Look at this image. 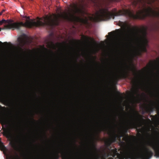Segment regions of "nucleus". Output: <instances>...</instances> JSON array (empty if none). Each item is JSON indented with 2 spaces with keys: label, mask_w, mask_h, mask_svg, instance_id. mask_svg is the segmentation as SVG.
<instances>
[{
  "label": "nucleus",
  "mask_w": 159,
  "mask_h": 159,
  "mask_svg": "<svg viewBox=\"0 0 159 159\" xmlns=\"http://www.w3.org/2000/svg\"><path fill=\"white\" fill-rule=\"evenodd\" d=\"M108 159H113V158L111 157L109 158Z\"/></svg>",
  "instance_id": "obj_34"
},
{
  "label": "nucleus",
  "mask_w": 159,
  "mask_h": 159,
  "mask_svg": "<svg viewBox=\"0 0 159 159\" xmlns=\"http://www.w3.org/2000/svg\"><path fill=\"white\" fill-rule=\"evenodd\" d=\"M127 67L130 70L133 72V74L135 76V78H133L130 76L129 71V70H123L115 77L114 80L116 82H117L120 79H125L126 78L129 79L130 80H132L133 81H134L137 79L138 75L140 73H143L144 72V71L139 70L138 71L134 66L132 67L127 66Z\"/></svg>",
  "instance_id": "obj_3"
},
{
  "label": "nucleus",
  "mask_w": 159,
  "mask_h": 159,
  "mask_svg": "<svg viewBox=\"0 0 159 159\" xmlns=\"http://www.w3.org/2000/svg\"><path fill=\"white\" fill-rule=\"evenodd\" d=\"M145 110L147 112H152L153 111V108L151 107L150 108H148L147 107H145Z\"/></svg>",
  "instance_id": "obj_20"
},
{
  "label": "nucleus",
  "mask_w": 159,
  "mask_h": 159,
  "mask_svg": "<svg viewBox=\"0 0 159 159\" xmlns=\"http://www.w3.org/2000/svg\"><path fill=\"white\" fill-rule=\"evenodd\" d=\"M73 41L75 42V43H80V40H73Z\"/></svg>",
  "instance_id": "obj_26"
},
{
  "label": "nucleus",
  "mask_w": 159,
  "mask_h": 159,
  "mask_svg": "<svg viewBox=\"0 0 159 159\" xmlns=\"http://www.w3.org/2000/svg\"><path fill=\"white\" fill-rule=\"evenodd\" d=\"M53 16V18H52L51 16L47 15L43 17L42 19H40L42 21L38 20L35 21L34 19L26 20L24 23L22 22H12V20H6L2 19L0 21V25L3 23L7 24L5 25L4 27L0 29H1V31L2 30L5 29L20 30L23 27L30 28L33 26H42L46 27L47 28L50 29L54 26L59 25L60 18L63 19V14H59L57 15L54 14Z\"/></svg>",
  "instance_id": "obj_2"
},
{
  "label": "nucleus",
  "mask_w": 159,
  "mask_h": 159,
  "mask_svg": "<svg viewBox=\"0 0 159 159\" xmlns=\"http://www.w3.org/2000/svg\"><path fill=\"white\" fill-rule=\"evenodd\" d=\"M106 155L107 154L106 153H105L103 155V157H102V159H105L104 157H106Z\"/></svg>",
  "instance_id": "obj_31"
},
{
  "label": "nucleus",
  "mask_w": 159,
  "mask_h": 159,
  "mask_svg": "<svg viewBox=\"0 0 159 159\" xmlns=\"http://www.w3.org/2000/svg\"><path fill=\"white\" fill-rule=\"evenodd\" d=\"M63 150L62 148H60L59 151L56 152L51 156L49 159H58L60 157L59 153L61 155L62 159H70L69 156Z\"/></svg>",
  "instance_id": "obj_10"
},
{
  "label": "nucleus",
  "mask_w": 159,
  "mask_h": 159,
  "mask_svg": "<svg viewBox=\"0 0 159 159\" xmlns=\"http://www.w3.org/2000/svg\"><path fill=\"white\" fill-rule=\"evenodd\" d=\"M145 152L140 153L137 150L136 153L129 152L126 155V159H149L153 155L152 152L148 148H145Z\"/></svg>",
  "instance_id": "obj_5"
},
{
  "label": "nucleus",
  "mask_w": 159,
  "mask_h": 159,
  "mask_svg": "<svg viewBox=\"0 0 159 159\" xmlns=\"http://www.w3.org/2000/svg\"><path fill=\"white\" fill-rule=\"evenodd\" d=\"M151 116L155 120H157L159 119V117L157 115H156L155 116L151 115Z\"/></svg>",
  "instance_id": "obj_22"
},
{
  "label": "nucleus",
  "mask_w": 159,
  "mask_h": 159,
  "mask_svg": "<svg viewBox=\"0 0 159 159\" xmlns=\"http://www.w3.org/2000/svg\"><path fill=\"white\" fill-rule=\"evenodd\" d=\"M82 0V1H84V0Z\"/></svg>",
  "instance_id": "obj_41"
},
{
  "label": "nucleus",
  "mask_w": 159,
  "mask_h": 159,
  "mask_svg": "<svg viewBox=\"0 0 159 159\" xmlns=\"http://www.w3.org/2000/svg\"><path fill=\"white\" fill-rule=\"evenodd\" d=\"M74 11V14H70L71 19H73L77 22H81L83 20V19L80 16H76L75 14H77L79 15H81L82 16L85 13L84 10L76 7Z\"/></svg>",
  "instance_id": "obj_8"
},
{
  "label": "nucleus",
  "mask_w": 159,
  "mask_h": 159,
  "mask_svg": "<svg viewBox=\"0 0 159 159\" xmlns=\"http://www.w3.org/2000/svg\"><path fill=\"white\" fill-rule=\"evenodd\" d=\"M117 149L116 148L111 149V155L114 157L117 153Z\"/></svg>",
  "instance_id": "obj_18"
},
{
  "label": "nucleus",
  "mask_w": 159,
  "mask_h": 159,
  "mask_svg": "<svg viewBox=\"0 0 159 159\" xmlns=\"http://www.w3.org/2000/svg\"><path fill=\"white\" fill-rule=\"evenodd\" d=\"M150 135V140L148 143V145L151 147L154 150L155 156L159 157V147L155 141L154 135L153 134H152Z\"/></svg>",
  "instance_id": "obj_9"
},
{
  "label": "nucleus",
  "mask_w": 159,
  "mask_h": 159,
  "mask_svg": "<svg viewBox=\"0 0 159 159\" xmlns=\"http://www.w3.org/2000/svg\"><path fill=\"white\" fill-rule=\"evenodd\" d=\"M108 156H109V155L108 154L107 156V157Z\"/></svg>",
  "instance_id": "obj_38"
},
{
  "label": "nucleus",
  "mask_w": 159,
  "mask_h": 159,
  "mask_svg": "<svg viewBox=\"0 0 159 159\" xmlns=\"http://www.w3.org/2000/svg\"><path fill=\"white\" fill-rule=\"evenodd\" d=\"M9 158L10 159H20V157L16 153L15 156L12 155H10Z\"/></svg>",
  "instance_id": "obj_16"
},
{
  "label": "nucleus",
  "mask_w": 159,
  "mask_h": 159,
  "mask_svg": "<svg viewBox=\"0 0 159 159\" xmlns=\"http://www.w3.org/2000/svg\"><path fill=\"white\" fill-rule=\"evenodd\" d=\"M0 44H5V45H7L8 44V43L7 42H4V43H2V42L1 41H0Z\"/></svg>",
  "instance_id": "obj_28"
},
{
  "label": "nucleus",
  "mask_w": 159,
  "mask_h": 159,
  "mask_svg": "<svg viewBox=\"0 0 159 159\" xmlns=\"http://www.w3.org/2000/svg\"><path fill=\"white\" fill-rule=\"evenodd\" d=\"M5 11V10L3 9V10L1 12H2V13L4 12Z\"/></svg>",
  "instance_id": "obj_32"
},
{
  "label": "nucleus",
  "mask_w": 159,
  "mask_h": 159,
  "mask_svg": "<svg viewBox=\"0 0 159 159\" xmlns=\"http://www.w3.org/2000/svg\"><path fill=\"white\" fill-rule=\"evenodd\" d=\"M82 37L83 38H84V39H85V40L88 42H90H90L92 43H94L95 42V41L94 40V39L93 38H91V37H88V36H85L84 35H83Z\"/></svg>",
  "instance_id": "obj_14"
},
{
  "label": "nucleus",
  "mask_w": 159,
  "mask_h": 159,
  "mask_svg": "<svg viewBox=\"0 0 159 159\" xmlns=\"http://www.w3.org/2000/svg\"><path fill=\"white\" fill-rule=\"evenodd\" d=\"M132 3L134 7L140 9L136 14L133 11L129 10H120L117 12L116 9L114 8L112 12H111L107 9L103 8L96 12L92 17L93 19L94 22H97L111 18L114 19L115 16L120 15L127 16L134 20L145 19L147 17L159 18V11H154L149 7H146L145 0H134Z\"/></svg>",
  "instance_id": "obj_1"
},
{
  "label": "nucleus",
  "mask_w": 159,
  "mask_h": 159,
  "mask_svg": "<svg viewBox=\"0 0 159 159\" xmlns=\"http://www.w3.org/2000/svg\"><path fill=\"white\" fill-rule=\"evenodd\" d=\"M115 33V32L114 31H113L111 32H109L108 33V34L109 35L114 36L115 35V34H114Z\"/></svg>",
  "instance_id": "obj_24"
},
{
  "label": "nucleus",
  "mask_w": 159,
  "mask_h": 159,
  "mask_svg": "<svg viewBox=\"0 0 159 159\" xmlns=\"http://www.w3.org/2000/svg\"><path fill=\"white\" fill-rule=\"evenodd\" d=\"M97 151V149L96 145L94 143H93L92 144V148L90 153L89 157L92 158L95 157H96L97 159H99L100 158V157L99 155L96 154Z\"/></svg>",
  "instance_id": "obj_13"
},
{
  "label": "nucleus",
  "mask_w": 159,
  "mask_h": 159,
  "mask_svg": "<svg viewBox=\"0 0 159 159\" xmlns=\"http://www.w3.org/2000/svg\"><path fill=\"white\" fill-rule=\"evenodd\" d=\"M128 136L127 135V136H124L123 138V140H127L128 139Z\"/></svg>",
  "instance_id": "obj_27"
},
{
  "label": "nucleus",
  "mask_w": 159,
  "mask_h": 159,
  "mask_svg": "<svg viewBox=\"0 0 159 159\" xmlns=\"http://www.w3.org/2000/svg\"><path fill=\"white\" fill-rule=\"evenodd\" d=\"M101 127L102 130H104L106 128V126L105 125H103Z\"/></svg>",
  "instance_id": "obj_30"
},
{
  "label": "nucleus",
  "mask_w": 159,
  "mask_h": 159,
  "mask_svg": "<svg viewBox=\"0 0 159 159\" xmlns=\"http://www.w3.org/2000/svg\"><path fill=\"white\" fill-rule=\"evenodd\" d=\"M139 135H140V134L139 133Z\"/></svg>",
  "instance_id": "obj_39"
},
{
  "label": "nucleus",
  "mask_w": 159,
  "mask_h": 159,
  "mask_svg": "<svg viewBox=\"0 0 159 159\" xmlns=\"http://www.w3.org/2000/svg\"><path fill=\"white\" fill-rule=\"evenodd\" d=\"M52 45H53V47H54V48H55V45L53 43V42H52Z\"/></svg>",
  "instance_id": "obj_33"
},
{
  "label": "nucleus",
  "mask_w": 159,
  "mask_h": 159,
  "mask_svg": "<svg viewBox=\"0 0 159 159\" xmlns=\"http://www.w3.org/2000/svg\"><path fill=\"white\" fill-rule=\"evenodd\" d=\"M146 121H144L143 120H142L141 121V124L143 123V122H144V123H146L147 122V121H148V122L149 123H150L151 122V120H150L148 118L147 120H146Z\"/></svg>",
  "instance_id": "obj_25"
},
{
  "label": "nucleus",
  "mask_w": 159,
  "mask_h": 159,
  "mask_svg": "<svg viewBox=\"0 0 159 159\" xmlns=\"http://www.w3.org/2000/svg\"><path fill=\"white\" fill-rule=\"evenodd\" d=\"M115 31L117 32V33L116 34V35L120 37H121L123 33V32L120 29L116 30H115Z\"/></svg>",
  "instance_id": "obj_17"
},
{
  "label": "nucleus",
  "mask_w": 159,
  "mask_h": 159,
  "mask_svg": "<svg viewBox=\"0 0 159 159\" xmlns=\"http://www.w3.org/2000/svg\"><path fill=\"white\" fill-rule=\"evenodd\" d=\"M11 120H13V118H12V117L11 116Z\"/></svg>",
  "instance_id": "obj_35"
},
{
  "label": "nucleus",
  "mask_w": 159,
  "mask_h": 159,
  "mask_svg": "<svg viewBox=\"0 0 159 159\" xmlns=\"http://www.w3.org/2000/svg\"><path fill=\"white\" fill-rule=\"evenodd\" d=\"M31 159H41V158L39 155H38L35 156H33L31 157Z\"/></svg>",
  "instance_id": "obj_21"
},
{
  "label": "nucleus",
  "mask_w": 159,
  "mask_h": 159,
  "mask_svg": "<svg viewBox=\"0 0 159 159\" xmlns=\"http://www.w3.org/2000/svg\"><path fill=\"white\" fill-rule=\"evenodd\" d=\"M32 120H33L34 121H35V120L34 119H33H33H32Z\"/></svg>",
  "instance_id": "obj_37"
},
{
  "label": "nucleus",
  "mask_w": 159,
  "mask_h": 159,
  "mask_svg": "<svg viewBox=\"0 0 159 159\" xmlns=\"http://www.w3.org/2000/svg\"><path fill=\"white\" fill-rule=\"evenodd\" d=\"M57 45L60 47H62L64 48H66L67 46V44L65 42H63L62 43H57Z\"/></svg>",
  "instance_id": "obj_15"
},
{
  "label": "nucleus",
  "mask_w": 159,
  "mask_h": 159,
  "mask_svg": "<svg viewBox=\"0 0 159 159\" xmlns=\"http://www.w3.org/2000/svg\"><path fill=\"white\" fill-rule=\"evenodd\" d=\"M134 117H132L131 121L129 123V125L131 126H133L134 127H137L138 125L141 124L142 120L145 121L146 120L143 118V116L140 115L138 112L135 111H134Z\"/></svg>",
  "instance_id": "obj_6"
},
{
  "label": "nucleus",
  "mask_w": 159,
  "mask_h": 159,
  "mask_svg": "<svg viewBox=\"0 0 159 159\" xmlns=\"http://www.w3.org/2000/svg\"><path fill=\"white\" fill-rule=\"evenodd\" d=\"M139 90L137 88H134L132 92V95L134 97L135 94L138 93Z\"/></svg>",
  "instance_id": "obj_19"
},
{
  "label": "nucleus",
  "mask_w": 159,
  "mask_h": 159,
  "mask_svg": "<svg viewBox=\"0 0 159 159\" xmlns=\"http://www.w3.org/2000/svg\"><path fill=\"white\" fill-rule=\"evenodd\" d=\"M0 99L2 100L4 103L7 104V105H11L13 104V101L11 99L10 100L6 96V94L2 93L1 91V89L0 88ZM6 108L5 107H2L0 105V109Z\"/></svg>",
  "instance_id": "obj_11"
},
{
  "label": "nucleus",
  "mask_w": 159,
  "mask_h": 159,
  "mask_svg": "<svg viewBox=\"0 0 159 159\" xmlns=\"http://www.w3.org/2000/svg\"><path fill=\"white\" fill-rule=\"evenodd\" d=\"M17 40L19 43L18 52L21 54H24L25 52L22 48L28 43L27 37L25 34H23L18 38Z\"/></svg>",
  "instance_id": "obj_7"
},
{
  "label": "nucleus",
  "mask_w": 159,
  "mask_h": 159,
  "mask_svg": "<svg viewBox=\"0 0 159 159\" xmlns=\"http://www.w3.org/2000/svg\"><path fill=\"white\" fill-rule=\"evenodd\" d=\"M4 134H5L6 135H8L9 134V133L8 131L6 130V129H4Z\"/></svg>",
  "instance_id": "obj_23"
},
{
  "label": "nucleus",
  "mask_w": 159,
  "mask_h": 159,
  "mask_svg": "<svg viewBox=\"0 0 159 159\" xmlns=\"http://www.w3.org/2000/svg\"><path fill=\"white\" fill-rule=\"evenodd\" d=\"M23 18H25V19H28L29 20L30 19L29 16H23Z\"/></svg>",
  "instance_id": "obj_29"
},
{
  "label": "nucleus",
  "mask_w": 159,
  "mask_h": 159,
  "mask_svg": "<svg viewBox=\"0 0 159 159\" xmlns=\"http://www.w3.org/2000/svg\"><path fill=\"white\" fill-rule=\"evenodd\" d=\"M2 12H0V16L2 15Z\"/></svg>",
  "instance_id": "obj_36"
},
{
  "label": "nucleus",
  "mask_w": 159,
  "mask_h": 159,
  "mask_svg": "<svg viewBox=\"0 0 159 159\" xmlns=\"http://www.w3.org/2000/svg\"><path fill=\"white\" fill-rule=\"evenodd\" d=\"M144 69H146V67H145V68H144Z\"/></svg>",
  "instance_id": "obj_40"
},
{
  "label": "nucleus",
  "mask_w": 159,
  "mask_h": 159,
  "mask_svg": "<svg viewBox=\"0 0 159 159\" xmlns=\"http://www.w3.org/2000/svg\"><path fill=\"white\" fill-rule=\"evenodd\" d=\"M122 137V135L120 134V136H118L116 134H114L113 136L110 139H106L105 141V143L107 147H110L111 143L115 142L118 137V139L119 141H120V137Z\"/></svg>",
  "instance_id": "obj_12"
},
{
  "label": "nucleus",
  "mask_w": 159,
  "mask_h": 159,
  "mask_svg": "<svg viewBox=\"0 0 159 159\" xmlns=\"http://www.w3.org/2000/svg\"><path fill=\"white\" fill-rule=\"evenodd\" d=\"M130 35L131 36H139L141 40L143 42L142 47L143 52H146L147 51L146 46L148 41L146 38L147 32L145 29L143 28L141 30L138 27H135L129 30Z\"/></svg>",
  "instance_id": "obj_4"
}]
</instances>
